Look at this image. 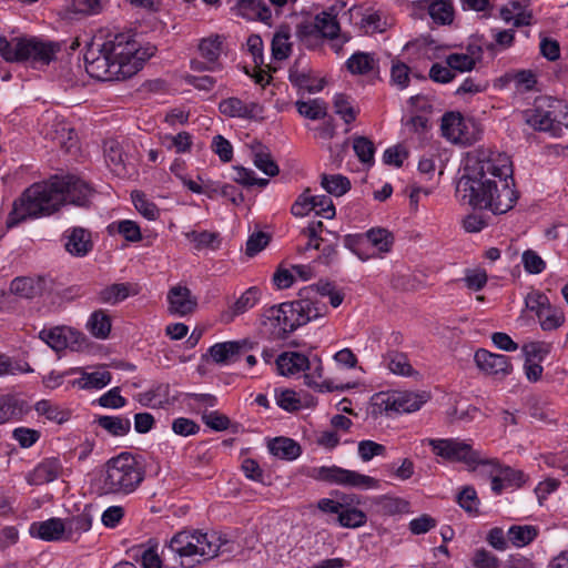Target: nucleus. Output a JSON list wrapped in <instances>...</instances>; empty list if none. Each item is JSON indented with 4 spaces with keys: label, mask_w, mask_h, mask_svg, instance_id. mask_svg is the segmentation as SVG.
<instances>
[{
    "label": "nucleus",
    "mask_w": 568,
    "mask_h": 568,
    "mask_svg": "<svg viewBox=\"0 0 568 568\" xmlns=\"http://www.w3.org/2000/svg\"><path fill=\"white\" fill-rule=\"evenodd\" d=\"M268 449L274 456L286 460H294L301 455V446L287 437L274 438L268 444Z\"/></svg>",
    "instance_id": "nucleus-38"
},
{
    "label": "nucleus",
    "mask_w": 568,
    "mask_h": 568,
    "mask_svg": "<svg viewBox=\"0 0 568 568\" xmlns=\"http://www.w3.org/2000/svg\"><path fill=\"white\" fill-rule=\"evenodd\" d=\"M510 185H514L510 158L481 150L467 158L456 183V197L475 210L504 214L514 207L519 196Z\"/></svg>",
    "instance_id": "nucleus-1"
},
{
    "label": "nucleus",
    "mask_w": 568,
    "mask_h": 568,
    "mask_svg": "<svg viewBox=\"0 0 568 568\" xmlns=\"http://www.w3.org/2000/svg\"><path fill=\"white\" fill-rule=\"evenodd\" d=\"M164 142H166L169 149H174L176 153H185L191 150L192 136L189 132H180L176 135H165Z\"/></svg>",
    "instance_id": "nucleus-63"
},
{
    "label": "nucleus",
    "mask_w": 568,
    "mask_h": 568,
    "mask_svg": "<svg viewBox=\"0 0 568 568\" xmlns=\"http://www.w3.org/2000/svg\"><path fill=\"white\" fill-rule=\"evenodd\" d=\"M311 362L312 365L314 364V371L313 373L304 375L305 384L318 392H332L334 387L332 386L331 382H318V379L323 376V366L321 359L317 356H314Z\"/></svg>",
    "instance_id": "nucleus-49"
},
{
    "label": "nucleus",
    "mask_w": 568,
    "mask_h": 568,
    "mask_svg": "<svg viewBox=\"0 0 568 568\" xmlns=\"http://www.w3.org/2000/svg\"><path fill=\"white\" fill-rule=\"evenodd\" d=\"M186 237L194 243V248L201 251L203 248L215 250L220 244L219 234L210 231H191L187 232Z\"/></svg>",
    "instance_id": "nucleus-51"
},
{
    "label": "nucleus",
    "mask_w": 568,
    "mask_h": 568,
    "mask_svg": "<svg viewBox=\"0 0 568 568\" xmlns=\"http://www.w3.org/2000/svg\"><path fill=\"white\" fill-rule=\"evenodd\" d=\"M135 294L136 291L131 283H113L101 288L97 293V300L102 304L115 305Z\"/></svg>",
    "instance_id": "nucleus-28"
},
{
    "label": "nucleus",
    "mask_w": 568,
    "mask_h": 568,
    "mask_svg": "<svg viewBox=\"0 0 568 568\" xmlns=\"http://www.w3.org/2000/svg\"><path fill=\"white\" fill-rule=\"evenodd\" d=\"M311 476L317 480L343 487L376 489L379 486L378 480L374 477L335 465L315 467L312 469Z\"/></svg>",
    "instance_id": "nucleus-8"
},
{
    "label": "nucleus",
    "mask_w": 568,
    "mask_h": 568,
    "mask_svg": "<svg viewBox=\"0 0 568 568\" xmlns=\"http://www.w3.org/2000/svg\"><path fill=\"white\" fill-rule=\"evenodd\" d=\"M292 51L290 34L287 32H276L272 40V55L275 60H285Z\"/></svg>",
    "instance_id": "nucleus-57"
},
{
    "label": "nucleus",
    "mask_w": 568,
    "mask_h": 568,
    "mask_svg": "<svg viewBox=\"0 0 568 568\" xmlns=\"http://www.w3.org/2000/svg\"><path fill=\"white\" fill-rule=\"evenodd\" d=\"M30 534L45 541H58L65 539V524L63 519L57 517L33 523L30 526Z\"/></svg>",
    "instance_id": "nucleus-23"
},
{
    "label": "nucleus",
    "mask_w": 568,
    "mask_h": 568,
    "mask_svg": "<svg viewBox=\"0 0 568 568\" xmlns=\"http://www.w3.org/2000/svg\"><path fill=\"white\" fill-rule=\"evenodd\" d=\"M266 317L277 328V335L282 338L303 326L292 301L270 307Z\"/></svg>",
    "instance_id": "nucleus-13"
},
{
    "label": "nucleus",
    "mask_w": 568,
    "mask_h": 568,
    "mask_svg": "<svg viewBox=\"0 0 568 568\" xmlns=\"http://www.w3.org/2000/svg\"><path fill=\"white\" fill-rule=\"evenodd\" d=\"M314 28L325 38L331 40L337 39L339 32V23L336 17L328 12H321L314 19Z\"/></svg>",
    "instance_id": "nucleus-45"
},
{
    "label": "nucleus",
    "mask_w": 568,
    "mask_h": 568,
    "mask_svg": "<svg viewBox=\"0 0 568 568\" xmlns=\"http://www.w3.org/2000/svg\"><path fill=\"white\" fill-rule=\"evenodd\" d=\"M481 466L487 467L489 475L497 471L507 487H521L527 480V475L523 470L503 466L497 458L488 457V463H481Z\"/></svg>",
    "instance_id": "nucleus-26"
},
{
    "label": "nucleus",
    "mask_w": 568,
    "mask_h": 568,
    "mask_svg": "<svg viewBox=\"0 0 568 568\" xmlns=\"http://www.w3.org/2000/svg\"><path fill=\"white\" fill-rule=\"evenodd\" d=\"M72 372L81 373V377L72 382V385L80 389H101L109 385L112 379L111 373L103 367L91 373L84 372L82 368H75Z\"/></svg>",
    "instance_id": "nucleus-27"
},
{
    "label": "nucleus",
    "mask_w": 568,
    "mask_h": 568,
    "mask_svg": "<svg viewBox=\"0 0 568 568\" xmlns=\"http://www.w3.org/2000/svg\"><path fill=\"white\" fill-rule=\"evenodd\" d=\"M424 444L444 462L464 464L470 471L476 470L481 463H488V456L459 438H427Z\"/></svg>",
    "instance_id": "nucleus-7"
},
{
    "label": "nucleus",
    "mask_w": 568,
    "mask_h": 568,
    "mask_svg": "<svg viewBox=\"0 0 568 568\" xmlns=\"http://www.w3.org/2000/svg\"><path fill=\"white\" fill-rule=\"evenodd\" d=\"M64 247L68 253L77 257L88 255L93 248V242L90 231L77 226L64 232Z\"/></svg>",
    "instance_id": "nucleus-20"
},
{
    "label": "nucleus",
    "mask_w": 568,
    "mask_h": 568,
    "mask_svg": "<svg viewBox=\"0 0 568 568\" xmlns=\"http://www.w3.org/2000/svg\"><path fill=\"white\" fill-rule=\"evenodd\" d=\"M222 37L219 34L204 38L199 43V51L204 60L220 67L219 58L222 51Z\"/></svg>",
    "instance_id": "nucleus-44"
},
{
    "label": "nucleus",
    "mask_w": 568,
    "mask_h": 568,
    "mask_svg": "<svg viewBox=\"0 0 568 568\" xmlns=\"http://www.w3.org/2000/svg\"><path fill=\"white\" fill-rule=\"evenodd\" d=\"M59 182L54 176L43 182L33 183L13 202L12 210L7 219V229L17 226L27 219L48 216L57 211L62 204V195L58 189Z\"/></svg>",
    "instance_id": "nucleus-3"
},
{
    "label": "nucleus",
    "mask_w": 568,
    "mask_h": 568,
    "mask_svg": "<svg viewBox=\"0 0 568 568\" xmlns=\"http://www.w3.org/2000/svg\"><path fill=\"white\" fill-rule=\"evenodd\" d=\"M227 540L220 535L201 532L199 530H182L176 532L169 542V549L179 557V562L184 568H193L202 560L212 559L222 549Z\"/></svg>",
    "instance_id": "nucleus-4"
},
{
    "label": "nucleus",
    "mask_w": 568,
    "mask_h": 568,
    "mask_svg": "<svg viewBox=\"0 0 568 568\" xmlns=\"http://www.w3.org/2000/svg\"><path fill=\"white\" fill-rule=\"evenodd\" d=\"M261 297V291L256 286L247 288L242 295L230 306L229 312L224 315L227 321H232L235 316L244 314L253 308Z\"/></svg>",
    "instance_id": "nucleus-35"
},
{
    "label": "nucleus",
    "mask_w": 568,
    "mask_h": 568,
    "mask_svg": "<svg viewBox=\"0 0 568 568\" xmlns=\"http://www.w3.org/2000/svg\"><path fill=\"white\" fill-rule=\"evenodd\" d=\"M39 338L55 352L67 348L80 351L85 345V336L70 326H54L39 332Z\"/></svg>",
    "instance_id": "nucleus-11"
},
{
    "label": "nucleus",
    "mask_w": 568,
    "mask_h": 568,
    "mask_svg": "<svg viewBox=\"0 0 568 568\" xmlns=\"http://www.w3.org/2000/svg\"><path fill=\"white\" fill-rule=\"evenodd\" d=\"M346 69L352 74L361 75L378 72V59L375 53L357 51L347 59Z\"/></svg>",
    "instance_id": "nucleus-30"
},
{
    "label": "nucleus",
    "mask_w": 568,
    "mask_h": 568,
    "mask_svg": "<svg viewBox=\"0 0 568 568\" xmlns=\"http://www.w3.org/2000/svg\"><path fill=\"white\" fill-rule=\"evenodd\" d=\"M383 363L393 374L399 376L409 377L417 374V372L410 365L407 355L402 352L388 351L383 356Z\"/></svg>",
    "instance_id": "nucleus-34"
},
{
    "label": "nucleus",
    "mask_w": 568,
    "mask_h": 568,
    "mask_svg": "<svg viewBox=\"0 0 568 568\" xmlns=\"http://www.w3.org/2000/svg\"><path fill=\"white\" fill-rule=\"evenodd\" d=\"M254 343L244 338L241 341H229L216 343L209 348V354L216 364H230L235 362L239 356L253 349Z\"/></svg>",
    "instance_id": "nucleus-17"
},
{
    "label": "nucleus",
    "mask_w": 568,
    "mask_h": 568,
    "mask_svg": "<svg viewBox=\"0 0 568 568\" xmlns=\"http://www.w3.org/2000/svg\"><path fill=\"white\" fill-rule=\"evenodd\" d=\"M276 404L287 410L295 412L301 408V400L292 389L275 390Z\"/></svg>",
    "instance_id": "nucleus-62"
},
{
    "label": "nucleus",
    "mask_w": 568,
    "mask_h": 568,
    "mask_svg": "<svg viewBox=\"0 0 568 568\" xmlns=\"http://www.w3.org/2000/svg\"><path fill=\"white\" fill-rule=\"evenodd\" d=\"M366 239L364 234H348L344 237V245L358 256L362 261L375 258V253H369L366 247Z\"/></svg>",
    "instance_id": "nucleus-52"
},
{
    "label": "nucleus",
    "mask_w": 568,
    "mask_h": 568,
    "mask_svg": "<svg viewBox=\"0 0 568 568\" xmlns=\"http://www.w3.org/2000/svg\"><path fill=\"white\" fill-rule=\"evenodd\" d=\"M104 156L109 166L118 175L126 173L125 155L121 144L116 140H108L104 142Z\"/></svg>",
    "instance_id": "nucleus-37"
},
{
    "label": "nucleus",
    "mask_w": 568,
    "mask_h": 568,
    "mask_svg": "<svg viewBox=\"0 0 568 568\" xmlns=\"http://www.w3.org/2000/svg\"><path fill=\"white\" fill-rule=\"evenodd\" d=\"M333 106L335 113L338 114L346 124L355 121L358 112L354 109L347 95L342 93L336 94L333 100Z\"/></svg>",
    "instance_id": "nucleus-53"
},
{
    "label": "nucleus",
    "mask_w": 568,
    "mask_h": 568,
    "mask_svg": "<svg viewBox=\"0 0 568 568\" xmlns=\"http://www.w3.org/2000/svg\"><path fill=\"white\" fill-rule=\"evenodd\" d=\"M65 524V540H72L73 536H80L92 527V516L89 511H82L63 520Z\"/></svg>",
    "instance_id": "nucleus-42"
},
{
    "label": "nucleus",
    "mask_w": 568,
    "mask_h": 568,
    "mask_svg": "<svg viewBox=\"0 0 568 568\" xmlns=\"http://www.w3.org/2000/svg\"><path fill=\"white\" fill-rule=\"evenodd\" d=\"M62 471V465L58 458L43 459L28 474L27 481L32 486H40L55 480Z\"/></svg>",
    "instance_id": "nucleus-21"
},
{
    "label": "nucleus",
    "mask_w": 568,
    "mask_h": 568,
    "mask_svg": "<svg viewBox=\"0 0 568 568\" xmlns=\"http://www.w3.org/2000/svg\"><path fill=\"white\" fill-rule=\"evenodd\" d=\"M295 106L297 112L310 120H320L325 118L327 106L321 99H313L308 101H296Z\"/></svg>",
    "instance_id": "nucleus-46"
},
{
    "label": "nucleus",
    "mask_w": 568,
    "mask_h": 568,
    "mask_svg": "<svg viewBox=\"0 0 568 568\" xmlns=\"http://www.w3.org/2000/svg\"><path fill=\"white\" fill-rule=\"evenodd\" d=\"M513 71V83L515 90L519 93H525L534 90L537 84L536 73L531 70H511Z\"/></svg>",
    "instance_id": "nucleus-54"
},
{
    "label": "nucleus",
    "mask_w": 568,
    "mask_h": 568,
    "mask_svg": "<svg viewBox=\"0 0 568 568\" xmlns=\"http://www.w3.org/2000/svg\"><path fill=\"white\" fill-rule=\"evenodd\" d=\"M457 504L469 515H478L479 499L473 486L464 487L457 495Z\"/></svg>",
    "instance_id": "nucleus-55"
},
{
    "label": "nucleus",
    "mask_w": 568,
    "mask_h": 568,
    "mask_svg": "<svg viewBox=\"0 0 568 568\" xmlns=\"http://www.w3.org/2000/svg\"><path fill=\"white\" fill-rule=\"evenodd\" d=\"M111 318L103 310L94 311L88 322V331L97 338L105 339L111 332Z\"/></svg>",
    "instance_id": "nucleus-41"
},
{
    "label": "nucleus",
    "mask_w": 568,
    "mask_h": 568,
    "mask_svg": "<svg viewBox=\"0 0 568 568\" xmlns=\"http://www.w3.org/2000/svg\"><path fill=\"white\" fill-rule=\"evenodd\" d=\"M521 262L529 274H540L546 268V262L534 250H526L521 255Z\"/></svg>",
    "instance_id": "nucleus-61"
},
{
    "label": "nucleus",
    "mask_w": 568,
    "mask_h": 568,
    "mask_svg": "<svg viewBox=\"0 0 568 568\" xmlns=\"http://www.w3.org/2000/svg\"><path fill=\"white\" fill-rule=\"evenodd\" d=\"M538 531L532 525H513L507 531V540L515 547H524L537 538Z\"/></svg>",
    "instance_id": "nucleus-39"
},
{
    "label": "nucleus",
    "mask_w": 568,
    "mask_h": 568,
    "mask_svg": "<svg viewBox=\"0 0 568 568\" xmlns=\"http://www.w3.org/2000/svg\"><path fill=\"white\" fill-rule=\"evenodd\" d=\"M366 239V247L369 253H375L376 257L392 250L394 243L393 234L384 227H373L364 233Z\"/></svg>",
    "instance_id": "nucleus-25"
},
{
    "label": "nucleus",
    "mask_w": 568,
    "mask_h": 568,
    "mask_svg": "<svg viewBox=\"0 0 568 568\" xmlns=\"http://www.w3.org/2000/svg\"><path fill=\"white\" fill-rule=\"evenodd\" d=\"M390 81L399 89H405L409 84V68L402 61H393L390 69Z\"/></svg>",
    "instance_id": "nucleus-64"
},
{
    "label": "nucleus",
    "mask_w": 568,
    "mask_h": 568,
    "mask_svg": "<svg viewBox=\"0 0 568 568\" xmlns=\"http://www.w3.org/2000/svg\"><path fill=\"white\" fill-rule=\"evenodd\" d=\"M523 115L526 123L535 130L548 132L552 136L561 135V123L556 120L552 112L536 106L525 110Z\"/></svg>",
    "instance_id": "nucleus-19"
},
{
    "label": "nucleus",
    "mask_w": 568,
    "mask_h": 568,
    "mask_svg": "<svg viewBox=\"0 0 568 568\" xmlns=\"http://www.w3.org/2000/svg\"><path fill=\"white\" fill-rule=\"evenodd\" d=\"M465 123L459 113L448 112L442 118L440 130L443 136L454 143H463L467 138L464 133Z\"/></svg>",
    "instance_id": "nucleus-32"
},
{
    "label": "nucleus",
    "mask_w": 568,
    "mask_h": 568,
    "mask_svg": "<svg viewBox=\"0 0 568 568\" xmlns=\"http://www.w3.org/2000/svg\"><path fill=\"white\" fill-rule=\"evenodd\" d=\"M170 312L180 316L192 313L196 305V298L192 296L191 291L185 286H174L168 293Z\"/></svg>",
    "instance_id": "nucleus-22"
},
{
    "label": "nucleus",
    "mask_w": 568,
    "mask_h": 568,
    "mask_svg": "<svg viewBox=\"0 0 568 568\" xmlns=\"http://www.w3.org/2000/svg\"><path fill=\"white\" fill-rule=\"evenodd\" d=\"M277 371L283 376H292L310 369L312 362L298 352H284L276 358Z\"/></svg>",
    "instance_id": "nucleus-24"
},
{
    "label": "nucleus",
    "mask_w": 568,
    "mask_h": 568,
    "mask_svg": "<svg viewBox=\"0 0 568 568\" xmlns=\"http://www.w3.org/2000/svg\"><path fill=\"white\" fill-rule=\"evenodd\" d=\"M414 8L419 13H427L437 26H448L454 21L455 9L452 0H418Z\"/></svg>",
    "instance_id": "nucleus-16"
},
{
    "label": "nucleus",
    "mask_w": 568,
    "mask_h": 568,
    "mask_svg": "<svg viewBox=\"0 0 568 568\" xmlns=\"http://www.w3.org/2000/svg\"><path fill=\"white\" fill-rule=\"evenodd\" d=\"M362 505V497L355 494H343V505L337 516V523L344 528H359L366 525L367 516L358 508Z\"/></svg>",
    "instance_id": "nucleus-15"
},
{
    "label": "nucleus",
    "mask_w": 568,
    "mask_h": 568,
    "mask_svg": "<svg viewBox=\"0 0 568 568\" xmlns=\"http://www.w3.org/2000/svg\"><path fill=\"white\" fill-rule=\"evenodd\" d=\"M428 398V395L424 392H394L392 394L378 395L376 406L386 414L413 413L420 409Z\"/></svg>",
    "instance_id": "nucleus-9"
},
{
    "label": "nucleus",
    "mask_w": 568,
    "mask_h": 568,
    "mask_svg": "<svg viewBox=\"0 0 568 568\" xmlns=\"http://www.w3.org/2000/svg\"><path fill=\"white\" fill-rule=\"evenodd\" d=\"M153 54L154 48L143 49L130 32L109 34L87 49L85 71L99 81H122L136 74Z\"/></svg>",
    "instance_id": "nucleus-2"
},
{
    "label": "nucleus",
    "mask_w": 568,
    "mask_h": 568,
    "mask_svg": "<svg viewBox=\"0 0 568 568\" xmlns=\"http://www.w3.org/2000/svg\"><path fill=\"white\" fill-rule=\"evenodd\" d=\"M60 51V44L39 37H13L0 34V55L7 62L27 63L37 69L49 65Z\"/></svg>",
    "instance_id": "nucleus-5"
},
{
    "label": "nucleus",
    "mask_w": 568,
    "mask_h": 568,
    "mask_svg": "<svg viewBox=\"0 0 568 568\" xmlns=\"http://www.w3.org/2000/svg\"><path fill=\"white\" fill-rule=\"evenodd\" d=\"M288 80L294 87L308 93H317L324 88V80H316L311 73L300 71L296 63L290 69Z\"/></svg>",
    "instance_id": "nucleus-36"
},
{
    "label": "nucleus",
    "mask_w": 568,
    "mask_h": 568,
    "mask_svg": "<svg viewBox=\"0 0 568 568\" xmlns=\"http://www.w3.org/2000/svg\"><path fill=\"white\" fill-rule=\"evenodd\" d=\"M474 359L478 368L489 375L506 376L513 371L509 357L503 354H494L486 349H478L475 353Z\"/></svg>",
    "instance_id": "nucleus-18"
},
{
    "label": "nucleus",
    "mask_w": 568,
    "mask_h": 568,
    "mask_svg": "<svg viewBox=\"0 0 568 568\" xmlns=\"http://www.w3.org/2000/svg\"><path fill=\"white\" fill-rule=\"evenodd\" d=\"M36 412L39 415L45 416L49 420L62 424L68 420L69 413L62 409L59 405L53 404L48 399L39 400L34 406Z\"/></svg>",
    "instance_id": "nucleus-48"
},
{
    "label": "nucleus",
    "mask_w": 568,
    "mask_h": 568,
    "mask_svg": "<svg viewBox=\"0 0 568 568\" xmlns=\"http://www.w3.org/2000/svg\"><path fill=\"white\" fill-rule=\"evenodd\" d=\"M144 479L139 462L129 453H122L109 459L99 480L101 495H130Z\"/></svg>",
    "instance_id": "nucleus-6"
},
{
    "label": "nucleus",
    "mask_w": 568,
    "mask_h": 568,
    "mask_svg": "<svg viewBox=\"0 0 568 568\" xmlns=\"http://www.w3.org/2000/svg\"><path fill=\"white\" fill-rule=\"evenodd\" d=\"M69 9L74 13L98 14L102 11L101 0H65Z\"/></svg>",
    "instance_id": "nucleus-60"
},
{
    "label": "nucleus",
    "mask_w": 568,
    "mask_h": 568,
    "mask_svg": "<svg viewBox=\"0 0 568 568\" xmlns=\"http://www.w3.org/2000/svg\"><path fill=\"white\" fill-rule=\"evenodd\" d=\"M32 372L33 369L27 362L12 361L9 356L0 353V376Z\"/></svg>",
    "instance_id": "nucleus-58"
},
{
    "label": "nucleus",
    "mask_w": 568,
    "mask_h": 568,
    "mask_svg": "<svg viewBox=\"0 0 568 568\" xmlns=\"http://www.w3.org/2000/svg\"><path fill=\"white\" fill-rule=\"evenodd\" d=\"M292 302L303 326L328 313L326 303L318 298V294L313 288L301 290L298 298Z\"/></svg>",
    "instance_id": "nucleus-12"
},
{
    "label": "nucleus",
    "mask_w": 568,
    "mask_h": 568,
    "mask_svg": "<svg viewBox=\"0 0 568 568\" xmlns=\"http://www.w3.org/2000/svg\"><path fill=\"white\" fill-rule=\"evenodd\" d=\"M237 9L243 18L271 24L272 11L264 0H237Z\"/></svg>",
    "instance_id": "nucleus-29"
},
{
    "label": "nucleus",
    "mask_w": 568,
    "mask_h": 568,
    "mask_svg": "<svg viewBox=\"0 0 568 568\" xmlns=\"http://www.w3.org/2000/svg\"><path fill=\"white\" fill-rule=\"evenodd\" d=\"M371 504L375 513L382 516H393L396 514L407 513L409 508V503L407 500L387 495L372 498Z\"/></svg>",
    "instance_id": "nucleus-33"
},
{
    "label": "nucleus",
    "mask_w": 568,
    "mask_h": 568,
    "mask_svg": "<svg viewBox=\"0 0 568 568\" xmlns=\"http://www.w3.org/2000/svg\"><path fill=\"white\" fill-rule=\"evenodd\" d=\"M219 110L226 116L245 120H262L264 113V108L258 102H244L234 97L222 100Z\"/></svg>",
    "instance_id": "nucleus-14"
},
{
    "label": "nucleus",
    "mask_w": 568,
    "mask_h": 568,
    "mask_svg": "<svg viewBox=\"0 0 568 568\" xmlns=\"http://www.w3.org/2000/svg\"><path fill=\"white\" fill-rule=\"evenodd\" d=\"M253 162L254 165L268 176L278 174V165L272 159V155L266 146L262 143H256L253 146Z\"/></svg>",
    "instance_id": "nucleus-40"
},
{
    "label": "nucleus",
    "mask_w": 568,
    "mask_h": 568,
    "mask_svg": "<svg viewBox=\"0 0 568 568\" xmlns=\"http://www.w3.org/2000/svg\"><path fill=\"white\" fill-rule=\"evenodd\" d=\"M45 290V281L42 277H17L10 284V291L23 298L39 296Z\"/></svg>",
    "instance_id": "nucleus-31"
},
{
    "label": "nucleus",
    "mask_w": 568,
    "mask_h": 568,
    "mask_svg": "<svg viewBox=\"0 0 568 568\" xmlns=\"http://www.w3.org/2000/svg\"><path fill=\"white\" fill-rule=\"evenodd\" d=\"M58 189L62 195V204H73L77 206L87 207L90 204L91 197L94 195V189L83 179L73 175H54Z\"/></svg>",
    "instance_id": "nucleus-10"
},
{
    "label": "nucleus",
    "mask_w": 568,
    "mask_h": 568,
    "mask_svg": "<svg viewBox=\"0 0 568 568\" xmlns=\"http://www.w3.org/2000/svg\"><path fill=\"white\" fill-rule=\"evenodd\" d=\"M353 149L358 160L365 164H373L375 146L366 136H356L353 140Z\"/></svg>",
    "instance_id": "nucleus-56"
},
{
    "label": "nucleus",
    "mask_w": 568,
    "mask_h": 568,
    "mask_svg": "<svg viewBox=\"0 0 568 568\" xmlns=\"http://www.w3.org/2000/svg\"><path fill=\"white\" fill-rule=\"evenodd\" d=\"M97 424L112 436H124L131 429V420L123 416H100Z\"/></svg>",
    "instance_id": "nucleus-43"
},
{
    "label": "nucleus",
    "mask_w": 568,
    "mask_h": 568,
    "mask_svg": "<svg viewBox=\"0 0 568 568\" xmlns=\"http://www.w3.org/2000/svg\"><path fill=\"white\" fill-rule=\"evenodd\" d=\"M386 26L385 19L378 11L368 12L361 20V29L367 34L384 32Z\"/></svg>",
    "instance_id": "nucleus-59"
},
{
    "label": "nucleus",
    "mask_w": 568,
    "mask_h": 568,
    "mask_svg": "<svg viewBox=\"0 0 568 568\" xmlns=\"http://www.w3.org/2000/svg\"><path fill=\"white\" fill-rule=\"evenodd\" d=\"M321 185L334 196H342L351 189L349 180L341 174H322Z\"/></svg>",
    "instance_id": "nucleus-47"
},
{
    "label": "nucleus",
    "mask_w": 568,
    "mask_h": 568,
    "mask_svg": "<svg viewBox=\"0 0 568 568\" xmlns=\"http://www.w3.org/2000/svg\"><path fill=\"white\" fill-rule=\"evenodd\" d=\"M109 233H119L129 242H139L142 239L140 226L131 220H122L118 223H112L108 227Z\"/></svg>",
    "instance_id": "nucleus-50"
}]
</instances>
